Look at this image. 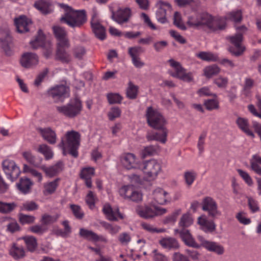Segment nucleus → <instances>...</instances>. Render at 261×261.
I'll use <instances>...</instances> for the list:
<instances>
[{
    "label": "nucleus",
    "mask_w": 261,
    "mask_h": 261,
    "mask_svg": "<svg viewBox=\"0 0 261 261\" xmlns=\"http://www.w3.org/2000/svg\"><path fill=\"white\" fill-rule=\"evenodd\" d=\"M53 30L57 39L56 59L67 63L70 61V56L66 50L70 46L67 33L64 28L59 26L53 27Z\"/></svg>",
    "instance_id": "obj_1"
},
{
    "label": "nucleus",
    "mask_w": 261,
    "mask_h": 261,
    "mask_svg": "<svg viewBox=\"0 0 261 261\" xmlns=\"http://www.w3.org/2000/svg\"><path fill=\"white\" fill-rule=\"evenodd\" d=\"M187 24L196 29L207 28L213 31L222 30L225 28V24H218L214 21L213 17L206 12L201 13L188 17Z\"/></svg>",
    "instance_id": "obj_2"
},
{
    "label": "nucleus",
    "mask_w": 261,
    "mask_h": 261,
    "mask_svg": "<svg viewBox=\"0 0 261 261\" xmlns=\"http://www.w3.org/2000/svg\"><path fill=\"white\" fill-rule=\"evenodd\" d=\"M60 6L65 11V14L60 18L61 22L66 23L73 28H80L86 21V15L84 10L74 11L71 7L64 4Z\"/></svg>",
    "instance_id": "obj_3"
},
{
    "label": "nucleus",
    "mask_w": 261,
    "mask_h": 261,
    "mask_svg": "<svg viewBox=\"0 0 261 261\" xmlns=\"http://www.w3.org/2000/svg\"><path fill=\"white\" fill-rule=\"evenodd\" d=\"M81 135L77 132L71 130L67 132L64 138L61 139L59 146L63 150V153L66 155V150L74 158L78 156L77 149L80 144Z\"/></svg>",
    "instance_id": "obj_4"
},
{
    "label": "nucleus",
    "mask_w": 261,
    "mask_h": 261,
    "mask_svg": "<svg viewBox=\"0 0 261 261\" xmlns=\"http://www.w3.org/2000/svg\"><path fill=\"white\" fill-rule=\"evenodd\" d=\"M56 108L59 114L69 118H73L81 114L83 106L82 101L76 97L71 99L66 105L56 106Z\"/></svg>",
    "instance_id": "obj_5"
},
{
    "label": "nucleus",
    "mask_w": 261,
    "mask_h": 261,
    "mask_svg": "<svg viewBox=\"0 0 261 261\" xmlns=\"http://www.w3.org/2000/svg\"><path fill=\"white\" fill-rule=\"evenodd\" d=\"M146 116L147 123L150 127L161 132L167 129L165 127L166 121L158 111L154 110L152 107H149L147 110Z\"/></svg>",
    "instance_id": "obj_6"
},
{
    "label": "nucleus",
    "mask_w": 261,
    "mask_h": 261,
    "mask_svg": "<svg viewBox=\"0 0 261 261\" xmlns=\"http://www.w3.org/2000/svg\"><path fill=\"white\" fill-rule=\"evenodd\" d=\"M237 33L234 35L229 37L228 38L232 43L235 48L233 47H230L228 50L232 55L238 57L241 56L245 50V47L242 46L241 42L243 41V35L247 29L245 25L236 27Z\"/></svg>",
    "instance_id": "obj_7"
},
{
    "label": "nucleus",
    "mask_w": 261,
    "mask_h": 261,
    "mask_svg": "<svg viewBox=\"0 0 261 261\" xmlns=\"http://www.w3.org/2000/svg\"><path fill=\"white\" fill-rule=\"evenodd\" d=\"M142 169L145 175L154 179L161 171V165L157 160L152 159L145 162Z\"/></svg>",
    "instance_id": "obj_8"
},
{
    "label": "nucleus",
    "mask_w": 261,
    "mask_h": 261,
    "mask_svg": "<svg viewBox=\"0 0 261 261\" xmlns=\"http://www.w3.org/2000/svg\"><path fill=\"white\" fill-rule=\"evenodd\" d=\"M48 94L54 99L55 102H62L65 98L69 97V89L68 87L60 85L49 89Z\"/></svg>",
    "instance_id": "obj_9"
},
{
    "label": "nucleus",
    "mask_w": 261,
    "mask_h": 261,
    "mask_svg": "<svg viewBox=\"0 0 261 261\" xmlns=\"http://www.w3.org/2000/svg\"><path fill=\"white\" fill-rule=\"evenodd\" d=\"M0 47L6 56H11L13 55L12 38L8 29L0 31Z\"/></svg>",
    "instance_id": "obj_10"
},
{
    "label": "nucleus",
    "mask_w": 261,
    "mask_h": 261,
    "mask_svg": "<svg viewBox=\"0 0 261 261\" xmlns=\"http://www.w3.org/2000/svg\"><path fill=\"white\" fill-rule=\"evenodd\" d=\"M197 239L200 242V247H203L207 250L214 252L219 255L224 254L225 251L224 248L219 243L215 242L209 241L201 236H198Z\"/></svg>",
    "instance_id": "obj_11"
},
{
    "label": "nucleus",
    "mask_w": 261,
    "mask_h": 261,
    "mask_svg": "<svg viewBox=\"0 0 261 261\" xmlns=\"http://www.w3.org/2000/svg\"><path fill=\"white\" fill-rule=\"evenodd\" d=\"M3 170L12 181L19 176L20 171L15 163L12 160H6L2 163Z\"/></svg>",
    "instance_id": "obj_12"
},
{
    "label": "nucleus",
    "mask_w": 261,
    "mask_h": 261,
    "mask_svg": "<svg viewBox=\"0 0 261 261\" xmlns=\"http://www.w3.org/2000/svg\"><path fill=\"white\" fill-rule=\"evenodd\" d=\"M169 61L171 66L175 68L176 71L175 73L171 74L172 76L178 78L185 82H190L192 81L193 77L191 73H187L186 70L181 67L179 62L172 59H170Z\"/></svg>",
    "instance_id": "obj_13"
},
{
    "label": "nucleus",
    "mask_w": 261,
    "mask_h": 261,
    "mask_svg": "<svg viewBox=\"0 0 261 261\" xmlns=\"http://www.w3.org/2000/svg\"><path fill=\"white\" fill-rule=\"evenodd\" d=\"M120 195L125 199L138 202L142 200V195L139 192L135 191L131 186H124L120 190Z\"/></svg>",
    "instance_id": "obj_14"
},
{
    "label": "nucleus",
    "mask_w": 261,
    "mask_h": 261,
    "mask_svg": "<svg viewBox=\"0 0 261 261\" xmlns=\"http://www.w3.org/2000/svg\"><path fill=\"white\" fill-rule=\"evenodd\" d=\"M201 204L202 210L207 212L210 217L214 218L221 215L217 209L216 202L212 198L207 197L204 198Z\"/></svg>",
    "instance_id": "obj_15"
},
{
    "label": "nucleus",
    "mask_w": 261,
    "mask_h": 261,
    "mask_svg": "<svg viewBox=\"0 0 261 261\" xmlns=\"http://www.w3.org/2000/svg\"><path fill=\"white\" fill-rule=\"evenodd\" d=\"M20 62L23 67L31 68L38 65L39 58L35 53L27 52L22 55Z\"/></svg>",
    "instance_id": "obj_16"
},
{
    "label": "nucleus",
    "mask_w": 261,
    "mask_h": 261,
    "mask_svg": "<svg viewBox=\"0 0 261 261\" xmlns=\"http://www.w3.org/2000/svg\"><path fill=\"white\" fill-rule=\"evenodd\" d=\"M175 233H178L183 242L188 246L192 247L195 248H199L200 245H198L193 238L190 232V231L187 229H175Z\"/></svg>",
    "instance_id": "obj_17"
},
{
    "label": "nucleus",
    "mask_w": 261,
    "mask_h": 261,
    "mask_svg": "<svg viewBox=\"0 0 261 261\" xmlns=\"http://www.w3.org/2000/svg\"><path fill=\"white\" fill-rule=\"evenodd\" d=\"M131 15L130 9L128 8L119 9L116 13L112 12V19L119 24L127 22Z\"/></svg>",
    "instance_id": "obj_18"
},
{
    "label": "nucleus",
    "mask_w": 261,
    "mask_h": 261,
    "mask_svg": "<svg viewBox=\"0 0 261 261\" xmlns=\"http://www.w3.org/2000/svg\"><path fill=\"white\" fill-rule=\"evenodd\" d=\"M120 161L122 165L127 170L141 168L136 163V156L133 153H128L122 155Z\"/></svg>",
    "instance_id": "obj_19"
},
{
    "label": "nucleus",
    "mask_w": 261,
    "mask_h": 261,
    "mask_svg": "<svg viewBox=\"0 0 261 261\" xmlns=\"http://www.w3.org/2000/svg\"><path fill=\"white\" fill-rule=\"evenodd\" d=\"M156 7L158 10L156 13V17L157 20L162 23H164L167 21L166 8L170 9L171 5L169 3L162 1H160L156 3Z\"/></svg>",
    "instance_id": "obj_20"
},
{
    "label": "nucleus",
    "mask_w": 261,
    "mask_h": 261,
    "mask_svg": "<svg viewBox=\"0 0 261 261\" xmlns=\"http://www.w3.org/2000/svg\"><path fill=\"white\" fill-rule=\"evenodd\" d=\"M37 130L42 137L44 140L49 143L54 144L56 143V134L50 127H38L37 128Z\"/></svg>",
    "instance_id": "obj_21"
},
{
    "label": "nucleus",
    "mask_w": 261,
    "mask_h": 261,
    "mask_svg": "<svg viewBox=\"0 0 261 261\" xmlns=\"http://www.w3.org/2000/svg\"><path fill=\"white\" fill-rule=\"evenodd\" d=\"M91 25L95 36L101 40H104L106 37L105 27L94 18H92Z\"/></svg>",
    "instance_id": "obj_22"
},
{
    "label": "nucleus",
    "mask_w": 261,
    "mask_h": 261,
    "mask_svg": "<svg viewBox=\"0 0 261 261\" xmlns=\"http://www.w3.org/2000/svg\"><path fill=\"white\" fill-rule=\"evenodd\" d=\"M136 211L141 217L146 219L153 218L156 214L153 206H138Z\"/></svg>",
    "instance_id": "obj_23"
},
{
    "label": "nucleus",
    "mask_w": 261,
    "mask_h": 261,
    "mask_svg": "<svg viewBox=\"0 0 261 261\" xmlns=\"http://www.w3.org/2000/svg\"><path fill=\"white\" fill-rule=\"evenodd\" d=\"M15 24L17 31L19 33H24L29 31L28 26L32 23V21L25 16H20L15 19Z\"/></svg>",
    "instance_id": "obj_24"
},
{
    "label": "nucleus",
    "mask_w": 261,
    "mask_h": 261,
    "mask_svg": "<svg viewBox=\"0 0 261 261\" xmlns=\"http://www.w3.org/2000/svg\"><path fill=\"white\" fill-rule=\"evenodd\" d=\"M159 244L163 248L169 250H175L178 249L179 247V244L178 241L176 239L172 237L162 238L159 241Z\"/></svg>",
    "instance_id": "obj_25"
},
{
    "label": "nucleus",
    "mask_w": 261,
    "mask_h": 261,
    "mask_svg": "<svg viewBox=\"0 0 261 261\" xmlns=\"http://www.w3.org/2000/svg\"><path fill=\"white\" fill-rule=\"evenodd\" d=\"M163 132H148L146 135V139L148 141L155 140L162 143H165L167 141V129H164Z\"/></svg>",
    "instance_id": "obj_26"
},
{
    "label": "nucleus",
    "mask_w": 261,
    "mask_h": 261,
    "mask_svg": "<svg viewBox=\"0 0 261 261\" xmlns=\"http://www.w3.org/2000/svg\"><path fill=\"white\" fill-rule=\"evenodd\" d=\"M198 223L201 226V229L206 232H212L216 229V225L214 221H209L203 216L198 218Z\"/></svg>",
    "instance_id": "obj_27"
},
{
    "label": "nucleus",
    "mask_w": 261,
    "mask_h": 261,
    "mask_svg": "<svg viewBox=\"0 0 261 261\" xmlns=\"http://www.w3.org/2000/svg\"><path fill=\"white\" fill-rule=\"evenodd\" d=\"M33 182L27 177H23L19 179V182L17 183L16 187L22 193L26 194L31 191Z\"/></svg>",
    "instance_id": "obj_28"
},
{
    "label": "nucleus",
    "mask_w": 261,
    "mask_h": 261,
    "mask_svg": "<svg viewBox=\"0 0 261 261\" xmlns=\"http://www.w3.org/2000/svg\"><path fill=\"white\" fill-rule=\"evenodd\" d=\"M41 169L45 172L47 176L53 177L62 171L63 163L61 161H59L56 164L50 167L42 166Z\"/></svg>",
    "instance_id": "obj_29"
},
{
    "label": "nucleus",
    "mask_w": 261,
    "mask_h": 261,
    "mask_svg": "<svg viewBox=\"0 0 261 261\" xmlns=\"http://www.w3.org/2000/svg\"><path fill=\"white\" fill-rule=\"evenodd\" d=\"M102 211L108 219L111 221H116L117 220L116 218L117 215L121 219L123 218L122 215L119 212L118 208H117L116 211H113L109 204L105 205Z\"/></svg>",
    "instance_id": "obj_30"
},
{
    "label": "nucleus",
    "mask_w": 261,
    "mask_h": 261,
    "mask_svg": "<svg viewBox=\"0 0 261 261\" xmlns=\"http://www.w3.org/2000/svg\"><path fill=\"white\" fill-rule=\"evenodd\" d=\"M80 235L84 238L91 241H105L106 239L102 236H98L96 233L91 230H88L84 228L80 229Z\"/></svg>",
    "instance_id": "obj_31"
},
{
    "label": "nucleus",
    "mask_w": 261,
    "mask_h": 261,
    "mask_svg": "<svg viewBox=\"0 0 261 261\" xmlns=\"http://www.w3.org/2000/svg\"><path fill=\"white\" fill-rule=\"evenodd\" d=\"M34 6L44 14L50 13L53 11L50 8L51 3L46 0H39L35 2Z\"/></svg>",
    "instance_id": "obj_32"
},
{
    "label": "nucleus",
    "mask_w": 261,
    "mask_h": 261,
    "mask_svg": "<svg viewBox=\"0 0 261 261\" xmlns=\"http://www.w3.org/2000/svg\"><path fill=\"white\" fill-rule=\"evenodd\" d=\"M21 239L24 240L28 251L33 252L36 250L38 244L37 239L35 237L32 236H27L23 237L22 238H20L18 240L19 241Z\"/></svg>",
    "instance_id": "obj_33"
},
{
    "label": "nucleus",
    "mask_w": 261,
    "mask_h": 261,
    "mask_svg": "<svg viewBox=\"0 0 261 261\" xmlns=\"http://www.w3.org/2000/svg\"><path fill=\"white\" fill-rule=\"evenodd\" d=\"M236 123L239 127L245 133L252 137H254L253 132L249 129L248 119L242 117H238L236 120Z\"/></svg>",
    "instance_id": "obj_34"
},
{
    "label": "nucleus",
    "mask_w": 261,
    "mask_h": 261,
    "mask_svg": "<svg viewBox=\"0 0 261 261\" xmlns=\"http://www.w3.org/2000/svg\"><path fill=\"white\" fill-rule=\"evenodd\" d=\"M45 36L43 34L42 31L39 30L35 39L30 42L32 48L34 49H36L39 47H42L46 42L45 41Z\"/></svg>",
    "instance_id": "obj_35"
},
{
    "label": "nucleus",
    "mask_w": 261,
    "mask_h": 261,
    "mask_svg": "<svg viewBox=\"0 0 261 261\" xmlns=\"http://www.w3.org/2000/svg\"><path fill=\"white\" fill-rule=\"evenodd\" d=\"M193 222L192 216L189 213H186L181 216L178 223V229H186V228L191 226Z\"/></svg>",
    "instance_id": "obj_36"
},
{
    "label": "nucleus",
    "mask_w": 261,
    "mask_h": 261,
    "mask_svg": "<svg viewBox=\"0 0 261 261\" xmlns=\"http://www.w3.org/2000/svg\"><path fill=\"white\" fill-rule=\"evenodd\" d=\"M154 200L160 204L163 205L166 203L167 200L166 195L167 192L161 188L155 189L153 193Z\"/></svg>",
    "instance_id": "obj_37"
},
{
    "label": "nucleus",
    "mask_w": 261,
    "mask_h": 261,
    "mask_svg": "<svg viewBox=\"0 0 261 261\" xmlns=\"http://www.w3.org/2000/svg\"><path fill=\"white\" fill-rule=\"evenodd\" d=\"M251 169L258 175H261V167L258 164H261V157L257 154L253 155L250 161Z\"/></svg>",
    "instance_id": "obj_38"
},
{
    "label": "nucleus",
    "mask_w": 261,
    "mask_h": 261,
    "mask_svg": "<svg viewBox=\"0 0 261 261\" xmlns=\"http://www.w3.org/2000/svg\"><path fill=\"white\" fill-rule=\"evenodd\" d=\"M139 87L134 85L132 82L128 83V86L126 90V96L130 99H135L137 98L138 93Z\"/></svg>",
    "instance_id": "obj_39"
},
{
    "label": "nucleus",
    "mask_w": 261,
    "mask_h": 261,
    "mask_svg": "<svg viewBox=\"0 0 261 261\" xmlns=\"http://www.w3.org/2000/svg\"><path fill=\"white\" fill-rule=\"evenodd\" d=\"M22 156L29 163L34 167H38L41 164V160L36 159L30 151L23 152Z\"/></svg>",
    "instance_id": "obj_40"
},
{
    "label": "nucleus",
    "mask_w": 261,
    "mask_h": 261,
    "mask_svg": "<svg viewBox=\"0 0 261 261\" xmlns=\"http://www.w3.org/2000/svg\"><path fill=\"white\" fill-rule=\"evenodd\" d=\"M159 150V146L158 145L146 146L142 150V158L144 159L147 156L153 155L156 154Z\"/></svg>",
    "instance_id": "obj_41"
},
{
    "label": "nucleus",
    "mask_w": 261,
    "mask_h": 261,
    "mask_svg": "<svg viewBox=\"0 0 261 261\" xmlns=\"http://www.w3.org/2000/svg\"><path fill=\"white\" fill-rule=\"evenodd\" d=\"M10 253L15 259H18L24 256L25 252L23 247L17 246L14 244L10 251Z\"/></svg>",
    "instance_id": "obj_42"
},
{
    "label": "nucleus",
    "mask_w": 261,
    "mask_h": 261,
    "mask_svg": "<svg viewBox=\"0 0 261 261\" xmlns=\"http://www.w3.org/2000/svg\"><path fill=\"white\" fill-rule=\"evenodd\" d=\"M226 18L236 23L240 22L242 20V12L241 10H237L228 13L226 15Z\"/></svg>",
    "instance_id": "obj_43"
},
{
    "label": "nucleus",
    "mask_w": 261,
    "mask_h": 261,
    "mask_svg": "<svg viewBox=\"0 0 261 261\" xmlns=\"http://www.w3.org/2000/svg\"><path fill=\"white\" fill-rule=\"evenodd\" d=\"M220 68L216 65H213L206 67L204 69V74L207 78H211L212 76L217 75L220 72Z\"/></svg>",
    "instance_id": "obj_44"
},
{
    "label": "nucleus",
    "mask_w": 261,
    "mask_h": 261,
    "mask_svg": "<svg viewBox=\"0 0 261 261\" xmlns=\"http://www.w3.org/2000/svg\"><path fill=\"white\" fill-rule=\"evenodd\" d=\"M18 219L19 222L22 224H31L35 222V217L33 216L28 215L20 213L18 215Z\"/></svg>",
    "instance_id": "obj_45"
},
{
    "label": "nucleus",
    "mask_w": 261,
    "mask_h": 261,
    "mask_svg": "<svg viewBox=\"0 0 261 261\" xmlns=\"http://www.w3.org/2000/svg\"><path fill=\"white\" fill-rule=\"evenodd\" d=\"M16 207L14 202L6 203L0 201V212L2 213H9L13 211Z\"/></svg>",
    "instance_id": "obj_46"
},
{
    "label": "nucleus",
    "mask_w": 261,
    "mask_h": 261,
    "mask_svg": "<svg viewBox=\"0 0 261 261\" xmlns=\"http://www.w3.org/2000/svg\"><path fill=\"white\" fill-rule=\"evenodd\" d=\"M38 151L42 153L46 160L51 159L53 156V153L50 147L46 144H41L39 146Z\"/></svg>",
    "instance_id": "obj_47"
},
{
    "label": "nucleus",
    "mask_w": 261,
    "mask_h": 261,
    "mask_svg": "<svg viewBox=\"0 0 261 261\" xmlns=\"http://www.w3.org/2000/svg\"><path fill=\"white\" fill-rule=\"evenodd\" d=\"M39 207L38 205L33 201H28L24 202L21 207V210L27 211H33L37 210Z\"/></svg>",
    "instance_id": "obj_48"
},
{
    "label": "nucleus",
    "mask_w": 261,
    "mask_h": 261,
    "mask_svg": "<svg viewBox=\"0 0 261 261\" xmlns=\"http://www.w3.org/2000/svg\"><path fill=\"white\" fill-rule=\"evenodd\" d=\"M97 198L95 195L91 191H89L86 197V202L91 210L95 207V202Z\"/></svg>",
    "instance_id": "obj_49"
},
{
    "label": "nucleus",
    "mask_w": 261,
    "mask_h": 261,
    "mask_svg": "<svg viewBox=\"0 0 261 261\" xmlns=\"http://www.w3.org/2000/svg\"><path fill=\"white\" fill-rule=\"evenodd\" d=\"M204 105L205 106L207 110L212 111L215 109H218L219 102L215 99H210L205 100Z\"/></svg>",
    "instance_id": "obj_50"
},
{
    "label": "nucleus",
    "mask_w": 261,
    "mask_h": 261,
    "mask_svg": "<svg viewBox=\"0 0 261 261\" xmlns=\"http://www.w3.org/2000/svg\"><path fill=\"white\" fill-rule=\"evenodd\" d=\"M197 57L204 61H216L217 60V58L214 54L202 51L197 54Z\"/></svg>",
    "instance_id": "obj_51"
},
{
    "label": "nucleus",
    "mask_w": 261,
    "mask_h": 261,
    "mask_svg": "<svg viewBox=\"0 0 261 261\" xmlns=\"http://www.w3.org/2000/svg\"><path fill=\"white\" fill-rule=\"evenodd\" d=\"M107 98L110 104L120 103L122 97L117 93H108Z\"/></svg>",
    "instance_id": "obj_52"
},
{
    "label": "nucleus",
    "mask_w": 261,
    "mask_h": 261,
    "mask_svg": "<svg viewBox=\"0 0 261 261\" xmlns=\"http://www.w3.org/2000/svg\"><path fill=\"white\" fill-rule=\"evenodd\" d=\"M48 72V69L47 68H44L42 71H41L36 76V78L34 81V85L36 86H39L40 85L41 82L47 75Z\"/></svg>",
    "instance_id": "obj_53"
},
{
    "label": "nucleus",
    "mask_w": 261,
    "mask_h": 261,
    "mask_svg": "<svg viewBox=\"0 0 261 261\" xmlns=\"http://www.w3.org/2000/svg\"><path fill=\"white\" fill-rule=\"evenodd\" d=\"M181 210H177L171 215L166 217L163 221L164 224H173L176 220L177 216L180 214Z\"/></svg>",
    "instance_id": "obj_54"
},
{
    "label": "nucleus",
    "mask_w": 261,
    "mask_h": 261,
    "mask_svg": "<svg viewBox=\"0 0 261 261\" xmlns=\"http://www.w3.org/2000/svg\"><path fill=\"white\" fill-rule=\"evenodd\" d=\"M42 47L43 48V55L48 59L51 57L53 51V45L50 42H46Z\"/></svg>",
    "instance_id": "obj_55"
},
{
    "label": "nucleus",
    "mask_w": 261,
    "mask_h": 261,
    "mask_svg": "<svg viewBox=\"0 0 261 261\" xmlns=\"http://www.w3.org/2000/svg\"><path fill=\"white\" fill-rule=\"evenodd\" d=\"M70 207L74 216L79 219H81L83 218L84 214L82 211L81 207L78 205L71 204Z\"/></svg>",
    "instance_id": "obj_56"
},
{
    "label": "nucleus",
    "mask_w": 261,
    "mask_h": 261,
    "mask_svg": "<svg viewBox=\"0 0 261 261\" xmlns=\"http://www.w3.org/2000/svg\"><path fill=\"white\" fill-rule=\"evenodd\" d=\"M121 111L118 107H112L108 113V117L110 120H114L116 118L120 116Z\"/></svg>",
    "instance_id": "obj_57"
},
{
    "label": "nucleus",
    "mask_w": 261,
    "mask_h": 261,
    "mask_svg": "<svg viewBox=\"0 0 261 261\" xmlns=\"http://www.w3.org/2000/svg\"><path fill=\"white\" fill-rule=\"evenodd\" d=\"M196 177V173L194 171H187L184 173V178L188 186L191 185Z\"/></svg>",
    "instance_id": "obj_58"
},
{
    "label": "nucleus",
    "mask_w": 261,
    "mask_h": 261,
    "mask_svg": "<svg viewBox=\"0 0 261 261\" xmlns=\"http://www.w3.org/2000/svg\"><path fill=\"white\" fill-rule=\"evenodd\" d=\"M57 220V217H55L47 214H44L42 216L41 222L43 225H47L52 224L56 222Z\"/></svg>",
    "instance_id": "obj_59"
},
{
    "label": "nucleus",
    "mask_w": 261,
    "mask_h": 261,
    "mask_svg": "<svg viewBox=\"0 0 261 261\" xmlns=\"http://www.w3.org/2000/svg\"><path fill=\"white\" fill-rule=\"evenodd\" d=\"M73 56L78 60H82L83 56L86 54V50L82 46H77L73 49Z\"/></svg>",
    "instance_id": "obj_60"
},
{
    "label": "nucleus",
    "mask_w": 261,
    "mask_h": 261,
    "mask_svg": "<svg viewBox=\"0 0 261 261\" xmlns=\"http://www.w3.org/2000/svg\"><path fill=\"white\" fill-rule=\"evenodd\" d=\"M29 230L35 233L42 234L47 230L42 225H35L29 227Z\"/></svg>",
    "instance_id": "obj_61"
},
{
    "label": "nucleus",
    "mask_w": 261,
    "mask_h": 261,
    "mask_svg": "<svg viewBox=\"0 0 261 261\" xmlns=\"http://www.w3.org/2000/svg\"><path fill=\"white\" fill-rule=\"evenodd\" d=\"M94 174V169L93 168H84L81 172V177L82 178H91Z\"/></svg>",
    "instance_id": "obj_62"
},
{
    "label": "nucleus",
    "mask_w": 261,
    "mask_h": 261,
    "mask_svg": "<svg viewBox=\"0 0 261 261\" xmlns=\"http://www.w3.org/2000/svg\"><path fill=\"white\" fill-rule=\"evenodd\" d=\"M144 50L141 46H135L128 48V54L130 57H139L140 54Z\"/></svg>",
    "instance_id": "obj_63"
},
{
    "label": "nucleus",
    "mask_w": 261,
    "mask_h": 261,
    "mask_svg": "<svg viewBox=\"0 0 261 261\" xmlns=\"http://www.w3.org/2000/svg\"><path fill=\"white\" fill-rule=\"evenodd\" d=\"M214 83L221 88H224L227 86L228 79L227 77L220 76L214 80Z\"/></svg>",
    "instance_id": "obj_64"
}]
</instances>
